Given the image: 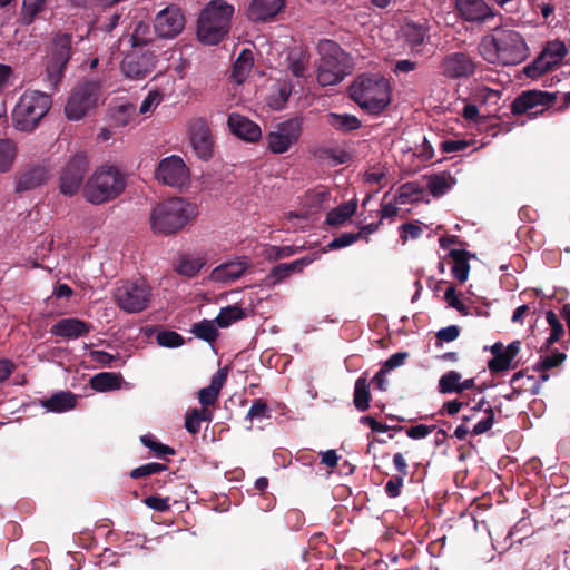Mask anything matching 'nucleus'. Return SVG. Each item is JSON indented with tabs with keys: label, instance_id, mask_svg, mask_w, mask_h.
<instances>
[{
	"label": "nucleus",
	"instance_id": "obj_33",
	"mask_svg": "<svg viewBox=\"0 0 570 570\" xmlns=\"http://www.w3.org/2000/svg\"><path fill=\"white\" fill-rule=\"evenodd\" d=\"M253 66V58L250 50L244 49L236 61L234 62L232 70V78L238 83H243Z\"/></svg>",
	"mask_w": 570,
	"mask_h": 570
},
{
	"label": "nucleus",
	"instance_id": "obj_1",
	"mask_svg": "<svg viewBox=\"0 0 570 570\" xmlns=\"http://www.w3.org/2000/svg\"><path fill=\"white\" fill-rule=\"evenodd\" d=\"M479 51L490 63L504 66L518 65L529 56V48L523 37L515 30L501 29L484 37Z\"/></svg>",
	"mask_w": 570,
	"mask_h": 570
},
{
	"label": "nucleus",
	"instance_id": "obj_55",
	"mask_svg": "<svg viewBox=\"0 0 570 570\" xmlns=\"http://www.w3.org/2000/svg\"><path fill=\"white\" fill-rule=\"evenodd\" d=\"M386 176V169L384 166L376 165L371 167L364 174V180L367 184H381Z\"/></svg>",
	"mask_w": 570,
	"mask_h": 570
},
{
	"label": "nucleus",
	"instance_id": "obj_28",
	"mask_svg": "<svg viewBox=\"0 0 570 570\" xmlns=\"http://www.w3.org/2000/svg\"><path fill=\"white\" fill-rule=\"evenodd\" d=\"M49 177L45 167H35L21 174L16 181L17 191L33 189L43 184Z\"/></svg>",
	"mask_w": 570,
	"mask_h": 570
},
{
	"label": "nucleus",
	"instance_id": "obj_34",
	"mask_svg": "<svg viewBox=\"0 0 570 570\" xmlns=\"http://www.w3.org/2000/svg\"><path fill=\"white\" fill-rule=\"evenodd\" d=\"M455 183V179L450 174L442 173L429 178L428 188L434 197H440L448 193Z\"/></svg>",
	"mask_w": 570,
	"mask_h": 570
},
{
	"label": "nucleus",
	"instance_id": "obj_4",
	"mask_svg": "<svg viewBox=\"0 0 570 570\" xmlns=\"http://www.w3.org/2000/svg\"><path fill=\"white\" fill-rule=\"evenodd\" d=\"M350 95L362 109L376 115L391 102V85L382 75H362L351 86Z\"/></svg>",
	"mask_w": 570,
	"mask_h": 570
},
{
	"label": "nucleus",
	"instance_id": "obj_17",
	"mask_svg": "<svg viewBox=\"0 0 570 570\" xmlns=\"http://www.w3.org/2000/svg\"><path fill=\"white\" fill-rule=\"evenodd\" d=\"M154 66L155 56L151 52H131L122 59L120 70L127 79L141 80L151 72Z\"/></svg>",
	"mask_w": 570,
	"mask_h": 570
},
{
	"label": "nucleus",
	"instance_id": "obj_57",
	"mask_svg": "<svg viewBox=\"0 0 570 570\" xmlns=\"http://www.w3.org/2000/svg\"><path fill=\"white\" fill-rule=\"evenodd\" d=\"M434 429V425L417 424L407 429L406 435L413 440H421L431 434Z\"/></svg>",
	"mask_w": 570,
	"mask_h": 570
},
{
	"label": "nucleus",
	"instance_id": "obj_40",
	"mask_svg": "<svg viewBox=\"0 0 570 570\" xmlns=\"http://www.w3.org/2000/svg\"><path fill=\"white\" fill-rule=\"evenodd\" d=\"M212 414L208 410H190L186 413L185 428L189 433L196 434L200 431L204 421H210Z\"/></svg>",
	"mask_w": 570,
	"mask_h": 570
},
{
	"label": "nucleus",
	"instance_id": "obj_38",
	"mask_svg": "<svg viewBox=\"0 0 570 570\" xmlns=\"http://www.w3.org/2000/svg\"><path fill=\"white\" fill-rule=\"evenodd\" d=\"M371 400V394L368 390L367 380L364 376H361L355 382L354 387V405L355 407L363 412L368 409Z\"/></svg>",
	"mask_w": 570,
	"mask_h": 570
},
{
	"label": "nucleus",
	"instance_id": "obj_12",
	"mask_svg": "<svg viewBox=\"0 0 570 570\" xmlns=\"http://www.w3.org/2000/svg\"><path fill=\"white\" fill-rule=\"evenodd\" d=\"M156 179L174 188H184L189 184L190 174L184 160L176 155L161 159L155 173Z\"/></svg>",
	"mask_w": 570,
	"mask_h": 570
},
{
	"label": "nucleus",
	"instance_id": "obj_5",
	"mask_svg": "<svg viewBox=\"0 0 570 570\" xmlns=\"http://www.w3.org/2000/svg\"><path fill=\"white\" fill-rule=\"evenodd\" d=\"M126 175L116 166L98 167L83 186V197L94 205H100L117 198L126 188Z\"/></svg>",
	"mask_w": 570,
	"mask_h": 570
},
{
	"label": "nucleus",
	"instance_id": "obj_46",
	"mask_svg": "<svg viewBox=\"0 0 570 570\" xmlns=\"http://www.w3.org/2000/svg\"><path fill=\"white\" fill-rule=\"evenodd\" d=\"M163 99L164 94L158 89L150 90L139 107V114L145 116L151 115Z\"/></svg>",
	"mask_w": 570,
	"mask_h": 570
},
{
	"label": "nucleus",
	"instance_id": "obj_6",
	"mask_svg": "<svg viewBox=\"0 0 570 570\" xmlns=\"http://www.w3.org/2000/svg\"><path fill=\"white\" fill-rule=\"evenodd\" d=\"M52 98L46 92L26 90L12 111L13 127L23 132H31L48 114Z\"/></svg>",
	"mask_w": 570,
	"mask_h": 570
},
{
	"label": "nucleus",
	"instance_id": "obj_49",
	"mask_svg": "<svg viewBox=\"0 0 570 570\" xmlns=\"http://www.w3.org/2000/svg\"><path fill=\"white\" fill-rule=\"evenodd\" d=\"M141 443L155 452L156 456L163 458L165 455L174 454V450L168 445L159 443L153 435L146 434L140 438Z\"/></svg>",
	"mask_w": 570,
	"mask_h": 570
},
{
	"label": "nucleus",
	"instance_id": "obj_42",
	"mask_svg": "<svg viewBox=\"0 0 570 570\" xmlns=\"http://www.w3.org/2000/svg\"><path fill=\"white\" fill-rule=\"evenodd\" d=\"M243 317L244 311L237 305H230L222 308L215 321L219 327H228Z\"/></svg>",
	"mask_w": 570,
	"mask_h": 570
},
{
	"label": "nucleus",
	"instance_id": "obj_35",
	"mask_svg": "<svg viewBox=\"0 0 570 570\" xmlns=\"http://www.w3.org/2000/svg\"><path fill=\"white\" fill-rule=\"evenodd\" d=\"M205 264L206 258L203 255L183 256L177 264L176 271L180 275L193 277L199 273Z\"/></svg>",
	"mask_w": 570,
	"mask_h": 570
},
{
	"label": "nucleus",
	"instance_id": "obj_25",
	"mask_svg": "<svg viewBox=\"0 0 570 570\" xmlns=\"http://www.w3.org/2000/svg\"><path fill=\"white\" fill-rule=\"evenodd\" d=\"M475 386V379L462 380L461 373L449 371L444 373L438 382L439 392L442 394L462 393L472 390Z\"/></svg>",
	"mask_w": 570,
	"mask_h": 570
},
{
	"label": "nucleus",
	"instance_id": "obj_37",
	"mask_svg": "<svg viewBox=\"0 0 570 570\" xmlns=\"http://www.w3.org/2000/svg\"><path fill=\"white\" fill-rule=\"evenodd\" d=\"M328 124L342 131H352L361 127V121L353 115L348 114H330Z\"/></svg>",
	"mask_w": 570,
	"mask_h": 570
},
{
	"label": "nucleus",
	"instance_id": "obj_36",
	"mask_svg": "<svg viewBox=\"0 0 570 570\" xmlns=\"http://www.w3.org/2000/svg\"><path fill=\"white\" fill-rule=\"evenodd\" d=\"M356 210L355 202H346L332 209L326 216V223L331 226H338L345 223Z\"/></svg>",
	"mask_w": 570,
	"mask_h": 570
},
{
	"label": "nucleus",
	"instance_id": "obj_43",
	"mask_svg": "<svg viewBox=\"0 0 570 570\" xmlns=\"http://www.w3.org/2000/svg\"><path fill=\"white\" fill-rule=\"evenodd\" d=\"M288 59L289 70L297 78L305 77V72L308 66V56L302 50H293L289 53Z\"/></svg>",
	"mask_w": 570,
	"mask_h": 570
},
{
	"label": "nucleus",
	"instance_id": "obj_29",
	"mask_svg": "<svg viewBox=\"0 0 570 570\" xmlns=\"http://www.w3.org/2000/svg\"><path fill=\"white\" fill-rule=\"evenodd\" d=\"M521 348V343L514 341L505 346L504 351L497 357H492L488 362V367L491 372H502L510 368L512 361L518 355Z\"/></svg>",
	"mask_w": 570,
	"mask_h": 570
},
{
	"label": "nucleus",
	"instance_id": "obj_19",
	"mask_svg": "<svg viewBox=\"0 0 570 570\" xmlns=\"http://www.w3.org/2000/svg\"><path fill=\"white\" fill-rule=\"evenodd\" d=\"M190 142L195 154L203 160L213 155V138L207 124L203 119H196L189 128Z\"/></svg>",
	"mask_w": 570,
	"mask_h": 570
},
{
	"label": "nucleus",
	"instance_id": "obj_27",
	"mask_svg": "<svg viewBox=\"0 0 570 570\" xmlns=\"http://www.w3.org/2000/svg\"><path fill=\"white\" fill-rule=\"evenodd\" d=\"M41 405L48 412L63 413L76 407L77 396L69 391H61L41 401Z\"/></svg>",
	"mask_w": 570,
	"mask_h": 570
},
{
	"label": "nucleus",
	"instance_id": "obj_8",
	"mask_svg": "<svg viewBox=\"0 0 570 570\" xmlns=\"http://www.w3.org/2000/svg\"><path fill=\"white\" fill-rule=\"evenodd\" d=\"M102 100L101 82L98 80L85 81L76 86L66 102L65 114L69 120L82 119Z\"/></svg>",
	"mask_w": 570,
	"mask_h": 570
},
{
	"label": "nucleus",
	"instance_id": "obj_30",
	"mask_svg": "<svg viewBox=\"0 0 570 570\" xmlns=\"http://www.w3.org/2000/svg\"><path fill=\"white\" fill-rule=\"evenodd\" d=\"M121 382L119 373L101 372L90 379V386L97 392H107L120 389Z\"/></svg>",
	"mask_w": 570,
	"mask_h": 570
},
{
	"label": "nucleus",
	"instance_id": "obj_44",
	"mask_svg": "<svg viewBox=\"0 0 570 570\" xmlns=\"http://www.w3.org/2000/svg\"><path fill=\"white\" fill-rule=\"evenodd\" d=\"M422 197V189L415 183L404 184L400 187L397 193V203L406 205L419 202Z\"/></svg>",
	"mask_w": 570,
	"mask_h": 570
},
{
	"label": "nucleus",
	"instance_id": "obj_7",
	"mask_svg": "<svg viewBox=\"0 0 570 570\" xmlns=\"http://www.w3.org/2000/svg\"><path fill=\"white\" fill-rule=\"evenodd\" d=\"M317 50L321 56L317 67V81L321 86H334L341 82L351 67L348 56L333 40L322 39Z\"/></svg>",
	"mask_w": 570,
	"mask_h": 570
},
{
	"label": "nucleus",
	"instance_id": "obj_60",
	"mask_svg": "<svg viewBox=\"0 0 570 570\" xmlns=\"http://www.w3.org/2000/svg\"><path fill=\"white\" fill-rule=\"evenodd\" d=\"M289 94H291V89L287 87V85L279 86L278 96L272 97L269 100V105L274 109H277V110L282 109L284 107V105L286 104V101L289 97Z\"/></svg>",
	"mask_w": 570,
	"mask_h": 570
},
{
	"label": "nucleus",
	"instance_id": "obj_20",
	"mask_svg": "<svg viewBox=\"0 0 570 570\" xmlns=\"http://www.w3.org/2000/svg\"><path fill=\"white\" fill-rule=\"evenodd\" d=\"M459 16L469 22H485L495 16L494 10L485 0H455Z\"/></svg>",
	"mask_w": 570,
	"mask_h": 570
},
{
	"label": "nucleus",
	"instance_id": "obj_45",
	"mask_svg": "<svg viewBox=\"0 0 570 570\" xmlns=\"http://www.w3.org/2000/svg\"><path fill=\"white\" fill-rule=\"evenodd\" d=\"M158 345L167 348H176L184 344V337L175 331H160L156 335Z\"/></svg>",
	"mask_w": 570,
	"mask_h": 570
},
{
	"label": "nucleus",
	"instance_id": "obj_18",
	"mask_svg": "<svg viewBox=\"0 0 570 570\" xmlns=\"http://www.w3.org/2000/svg\"><path fill=\"white\" fill-rule=\"evenodd\" d=\"M250 267V261L246 256L224 262L216 266L209 275V281L219 284H229L240 278Z\"/></svg>",
	"mask_w": 570,
	"mask_h": 570
},
{
	"label": "nucleus",
	"instance_id": "obj_2",
	"mask_svg": "<svg viewBox=\"0 0 570 570\" xmlns=\"http://www.w3.org/2000/svg\"><path fill=\"white\" fill-rule=\"evenodd\" d=\"M198 215L197 206L183 198H169L150 213V227L157 235H171L183 229Z\"/></svg>",
	"mask_w": 570,
	"mask_h": 570
},
{
	"label": "nucleus",
	"instance_id": "obj_61",
	"mask_svg": "<svg viewBox=\"0 0 570 570\" xmlns=\"http://www.w3.org/2000/svg\"><path fill=\"white\" fill-rule=\"evenodd\" d=\"M90 361L99 363L102 366H110L116 360V356L104 351L92 350L88 354Z\"/></svg>",
	"mask_w": 570,
	"mask_h": 570
},
{
	"label": "nucleus",
	"instance_id": "obj_9",
	"mask_svg": "<svg viewBox=\"0 0 570 570\" xmlns=\"http://www.w3.org/2000/svg\"><path fill=\"white\" fill-rule=\"evenodd\" d=\"M302 134V118L281 121L266 135V147L273 154H285L298 144Z\"/></svg>",
	"mask_w": 570,
	"mask_h": 570
},
{
	"label": "nucleus",
	"instance_id": "obj_41",
	"mask_svg": "<svg viewBox=\"0 0 570 570\" xmlns=\"http://www.w3.org/2000/svg\"><path fill=\"white\" fill-rule=\"evenodd\" d=\"M451 256L453 258L452 265V275L460 282L464 283L469 277L470 265L468 263L466 257L462 252L451 250Z\"/></svg>",
	"mask_w": 570,
	"mask_h": 570
},
{
	"label": "nucleus",
	"instance_id": "obj_14",
	"mask_svg": "<svg viewBox=\"0 0 570 570\" xmlns=\"http://www.w3.org/2000/svg\"><path fill=\"white\" fill-rule=\"evenodd\" d=\"M185 28V16L180 8L170 4L160 10L154 19V29L158 37L173 39Z\"/></svg>",
	"mask_w": 570,
	"mask_h": 570
},
{
	"label": "nucleus",
	"instance_id": "obj_56",
	"mask_svg": "<svg viewBox=\"0 0 570 570\" xmlns=\"http://www.w3.org/2000/svg\"><path fill=\"white\" fill-rule=\"evenodd\" d=\"M409 354L406 352H397L392 354L382 365V368L387 373L394 368H397L404 364Z\"/></svg>",
	"mask_w": 570,
	"mask_h": 570
},
{
	"label": "nucleus",
	"instance_id": "obj_58",
	"mask_svg": "<svg viewBox=\"0 0 570 570\" xmlns=\"http://www.w3.org/2000/svg\"><path fill=\"white\" fill-rule=\"evenodd\" d=\"M444 299L446 301L448 305L458 312L466 313V307L462 303V301L458 297L456 291L453 286H450L445 293H444Z\"/></svg>",
	"mask_w": 570,
	"mask_h": 570
},
{
	"label": "nucleus",
	"instance_id": "obj_10",
	"mask_svg": "<svg viewBox=\"0 0 570 570\" xmlns=\"http://www.w3.org/2000/svg\"><path fill=\"white\" fill-rule=\"evenodd\" d=\"M117 305L127 313L146 309L151 299V288L142 279L124 282L115 291Z\"/></svg>",
	"mask_w": 570,
	"mask_h": 570
},
{
	"label": "nucleus",
	"instance_id": "obj_11",
	"mask_svg": "<svg viewBox=\"0 0 570 570\" xmlns=\"http://www.w3.org/2000/svg\"><path fill=\"white\" fill-rule=\"evenodd\" d=\"M568 55V48L560 40L549 41L534 61L524 67L523 72L528 78L537 79L543 73L560 66Z\"/></svg>",
	"mask_w": 570,
	"mask_h": 570
},
{
	"label": "nucleus",
	"instance_id": "obj_54",
	"mask_svg": "<svg viewBox=\"0 0 570 570\" xmlns=\"http://www.w3.org/2000/svg\"><path fill=\"white\" fill-rule=\"evenodd\" d=\"M144 503L158 512H166L170 509L169 504V498L168 497H158V495H150L144 499Z\"/></svg>",
	"mask_w": 570,
	"mask_h": 570
},
{
	"label": "nucleus",
	"instance_id": "obj_51",
	"mask_svg": "<svg viewBox=\"0 0 570 570\" xmlns=\"http://www.w3.org/2000/svg\"><path fill=\"white\" fill-rule=\"evenodd\" d=\"M360 239V234L355 233H343L340 236L333 238L328 244L327 248L331 250L347 247Z\"/></svg>",
	"mask_w": 570,
	"mask_h": 570
},
{
	"label": "nucleus",
	"instance_id": "obj_47",
	"mask_svg": "<svg viewBox=\"0 0 570 570\" xmlns=\"http://www.w3.org/2000/svg\"><path fill=\"white\" fill-rule=\"evenodd\" d=\"M137 115V108L134 104L119 105L114 111V119L120 126H126L131 122Z\"/></svg>",
	"mask_w": 570,
	"mask_h": 570
},
{
	"label": "nucleus",
	"instance_id": "obj_63",
	"mask_svg": "<svg viewBox=\"0 0 570 570\" xmlns=\"http://www.w3.org/2000/svg\"><path fill=\"white\" fill-rule=\"evenodd\" d=\"M566 358L564 353H556L552 355H546L541 357L540 367L542 370H549L560 365Z\"/></svg>",
	"mask_w": 570,
	"mask_h": 570
},
{
	"label": "nucleus",
	"instance_id": "obj_62",
	"mask_svg": "<svg viewBox=\"0 0 570 570\" xmlns=\"http://www.w3.org/2000/svg\"><path fill=\"white\" fill-rule=\"evenodd\" d=\"M469 146V142L466 140L462 139H450L444 140L441 142V149L445 154H451L455 151L464 150Z\"/></svg>",
	"mask_w": 570,
	"mask_h": 570
},
{
	"label": "nucleus",
	"instance_id": "obj_22",
	"mask_svg": "<svg viewBox=\"0 0 570 570\" xmlns=\"http://www.w3.org/2000/svg\"><path fill=\"white\" fill-rule=\"evenodd\" d=\"M71 38L63 33L52 41L51 58L47 66L48 73H60L70 59Z\"/></svg>",
	"mask_w": 570,
	"mask_h": 570
},
{
	"label": "nucleus",
	"instance_id": "obj_21",
	"mask_svg": "<svg viewBox=\"0 0 570 570\" xmlns=\"http://www.w3.org/2000/svg\"><path fill=\"white\" fill-rule=\"evenodd\" d=\"M227 125L229 130L244 141L256 142L262 138L261 127L255 121L239 114H230Z\"/></svg>",
	"mask_w": 570,
	"mask_h": 570
},
{
	"label": "nucleus",
	"instance_id": "obj_31",
	"mask_svg": "<svg viewBox=\"0 0 570 570\" xmlns=\"http://www.w3.org/2000/svg\"><path fill=\"white\" fill-rule=\"evenodd\" d=\"M18 156L17 144L9 138H0V174L12 170Z\"/></svg>",
	"mask_w": 570,
	"mask_h": 570
},
{
	"label": "nucleus",
	"instance_id": "obj_52",
	"mask_svg": "<svg viewBox=\"0 0 570 570\" xmlns=\"http://www.w3.org/2000/svg\"><path fill=\"white\" fill-rule=\"evenodd\" d=\"M494 423V411L491 406L485 409V416L481 419L472 430L474 435H480L489 431Z\"/></svg>",
	"mask_w": 570,
	"mask_h": 570
},
{
	"label": "nucleus",
	"instance_id": "obj_32",
	"mask_svg": "<svg viewBox=\"0 0 570 570\" xmlns=\"http://www.w3.org/2000/svg\"><path fill=\"white\" fill-rule=\"evenodd\" d=\"M48 0H22L19 21L23 26H30L37 19Z\"/></svg>",
	"mask_w": 570,
	"mask_h": 570
},
{
	"label": "nucleus",
	"instance_id": "obj_13",
	"mask_svg": "<svg viewBox=\"0 0 570 570\" xmlns=\"http://www.w3.org/2000/svg\"><path fill=\"white\" fill-rule=\"evenodd\" d=\"M88 167V159L83 153L73 155L62 168L60 175V191L63 195H75L83 180Z\"/></svg>",
	"mask_w": 570,
	"mask_h": 570
},
{
	"label": "nucleus",
	"instance_id": "obj_23",
	"mask_svg": "<svg viewBox=\"0 0 570 570\" xmlns=\"http://www.w3.org/2000/svg\"><path fill=\"white\" fill-rule=\"evenodd\" d=\"M285 0H252L247 17L249 20L259 22L273 19L284 7Z\"/></svg>",
	"mask_w": 570,
	"mask_h": 570
},
{
	"label": "nucleus",
	"instance_id": "obj_15",
	"mask_svg": "<svg viewBox=\"0 0 570 570\" xmlns=\"http://www.w3.org/2000/svg\"><path fill=\"white\" fill-rule=\"evenodd\" d=\"M553 100V95L549 92L531 90L515 98L512 102L511 110L514 115L528 114L530 116H537L542 114Z\"/></svg>",
	"mask_w": 570,
	"mask_h": 570
},
{
	"label": "nucleus",
	"instance_id": "obj_3",
	"mask_svg": "<svg viewBox=\"0 0 570 570\" xmlns=\"http://www.w3.org/2000/svg\"><path fill=\"white\" fill-rule=\"evenodd\" d=\"M234 11V6L224 0L209 1L197 19V39L206 46L219 43L229 31Z\"/></svg>",
	"mask_w": 570,
	"mask_h": 570
},
{
	"label": "nucleus",
	"instance_id": "obj_16",
	"mask_svg": "<svg viewBox=\"0 0 570 570\" xmlns=\"http://www.w3.org/2000/svg\"><path fill=\"white\" fill-rule=\"evenodd\" d=\"M474 60L465 52L448 53L440 63V72L449 79L468 78L475 72Z\"/></svg>",
	"mask_w": 570,
	"mask_h": 570
},
{
	"label": "nucleus",
	"instance_id": "obj_48",
	"mask_svg": "<svg viewBox=\"0 0 570 570\" xmlns=\"http://www.w3.org/2000/svg\"><path fill=\"white\" fill-rule=\"evenodd\" d=\"M150 40V28L147 23L140 21L136 23L130 37L134 48L146 46Z\"/></svg>",
	"mask_w": 570,
	"mask_h": 570
},
{
	"label": "nucleus",
	"instance_id": "obj_26",
	"mask_svg": "<svg viewBox=\"0 0 570 570\" xmlns=\"http://www.w3.org/2000/svg\"><path fill=\"white\" fill-rule=\"evenodd\" d=\"M401 37L412 50H419L430 38V28L426 22H406L401 28Z\"/></svg>",
	"mask_w": 570,
	"mask_h": 570
},
{
	"label": "nucleus",
	"instance_id": "obj_24",
	"mask_svg": "<svg viewBox=\"0 0 570 570\" xmlns=\"http://www.w3.org/2000/svg\"><path fill=\"white\" fill-rule=\"evenodd\" d=\"M90 331V326L79 318H63L52 325L50 333L67 340H77Z\"/></svg>",
	"mask_w": 570,
	"mask_h": 570
},
{
	"label": "nucleus",
	"instance_id": "obj_39",
	"mask_svg": "<svg viewBox=\"0 0 570 570\" xmlns=\"http://www.w3.org/2000/svg\"><path fill=\"white\" fill-rule=\"evenodd\" d=\"M216 321L203 320L198 323H195L191 328V333L208 343L214 342L218 336V331L216 326Z\"/></svg>",
	"mask_w": 570,
	"mask_h": 570
},
{
	"label": "nucleus",
	"instance_id": "obj_64",
	"mask_svg": "<svg viewBox=\"0 0 570 570\" xmlns=\"http://www.w3.org/2000/svg\"><path fill=\"white\" fill-rule=\"evenodd\" d=\"M218 395L219 393L206 386L199 391L198 399L202 405L209 406L217 401Z\"/></svg>",
	"mask_w": 570,
	"mask_h": 570
},
{
	"label": "nucleus",
	"instance_id": "obj_59",
	"mask_svg": "<svg viewBox=\"0 0 570 570\" xmlns=\"http://www.w3.org/2000/svg\"><path fill=\"white\" fill-rule=\"evenodd\" d=\"M314 259H315L314 256H304V257L296 259L294 262H291V263H283V265L285 266V268L288 273V276H289L293 273L302 272L303 268L308 266L309 264H312L314 262Z\"/></svg>",
	"mask_w": 570,
	"mask_h": 570
},
{
	"label": "nucleus",
	"instance_id": "obj_53",
	"mask_svg": "<svg viewBox=\"0 0 570 570\" xmlns=\"http://www.w3.org/2000/svg\"><path fill=\"white\" fill-rule=\"evenodd\" d=\"M268 417V407L267 404L262 400H256L252 406L249 407L246 419L253 420H262Z\"/></svg>",
	"mask_w": 570,
	"mask_h": 570
},
{
	"label": "nucleus",
	"instance_id": "obj_50",
	"mask_svg": "<svg viewBox=\"0 0 570 570\" xmlns=\"http://www.w3.org/2000/svg\"><path fill=\"white\" fill-rule=\"evenodd\" d=\"M166 469H167V466L165 464L157 463V462H150V463H147V464H144V465H140V466L134 469L130 472V476L132 479H139V478H144V476H148L151 474L163 472Z\"/></svg>",
	"mask_w": 570,
	"mask_h": 570
}]
</instances>
